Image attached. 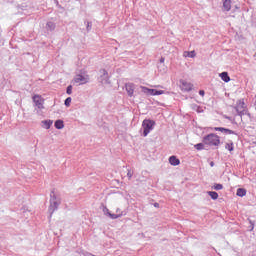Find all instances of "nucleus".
<instances>
[{
    "mask_svg": "<svg viewBox=\"0 0 256 256\" xmlns=\"http://www.w3.org/2000/svg\"><path fill=\"white\" fill-rule=\"evenodd\" d=\"M204 145H209V147H219L221 145V138L215 134H208L203 138Z\"/></svg>",
    "mask_w": 256,
    "mask_h": 256,
    "instance_id": "f257e3e1",
    "label": "nucleus"
},
{
    "mask_svg": "<svg viewBox=\"0 0 256 256\" xmlns=\"http://www.w3.org/2000/svg\"><path fill=\"white\" fill-rule=\"evenodd\" d=\"M142 127L144 129L143 135L144 137H147V134L151 133L153 127H155V121L146 119L142 122Z\"/></svg>",
    "mask_w": 256,
    "mask_h": 256,
    "instance_id": "f03ea898",
    "label": "nucleus"
},
{
    "mask_svg": "<svg viewBox=\"0 0 256 256\" xmlns=\"http://www.w3.org/2000/svg\"><path fill=\"white\" fill-rule=\"evenodd\" d=\"M59 205H61V201L57 200V196H53L50 199V206H49V212L50 215H53L57 209H59Z\"/></svg>",
    "mask_w": 256,
    "mask_h": 256,
    "instance_id": "7ed1b4c3",
    "label": "nucleus"
},
{
    "mask_svg": "<svg viewBox=\"0 0 256 256\" xmlns=\"http://www.w3.org/2000/svg\"><path fill=\"white\" fill-rule=\"evenodd\" d=\"M238 115L240 117H243V115H245V109H247V106L245 105V100L241 99L238 100L236 103V107H235Z\"/></svg>",
    "mask_w": 256,
    "mask_h": 256,
    "instance_id": "20e7f679",
    "label": "nucleus"
},
{
    "mask_svg": "<svg viewBox=\"0 0 256 256\" xmlns=\"http://www.w3.org/2000/svg\"><path fill=\"white\" fill-rule=\"evenodd\" d=\"M33 102L35 103L37 109H45L44 103H45V99H43V97H41V95L39 94H35L32 97Z\"/></svg>",
    "mask_w": 256,
    "mask_h": 256,
    "instance_id": "39448f33",
    "label": "nucleus"
},
{
    "mask_svg": "<svg viewBox=\"0 0 256 256\" xmlns=\"http://www.w3.org/2000/svg\"><path fill=\"white\" fill-rule=\"evenodd\" d=\"M74 83H80V85H85L89 83V75L83 76L81 74H78L74 78Z\"/></svg>",
    "mask_w": 256,
    "mask_h": 256,
    "instance_id": "423d86ee",
    "label": "nucleus"
},
{
    "mask_svg": "<svg viewBox=\"0 0 256 256\" xmlns=\"http://www.w3.org/2000/svg\"><path fill=\"white\" fill-rule=\"evenodd\" d=\"M144 93H148V95H163L165 91L163 90H155V89H149L147 87H142Z\"/></svg>",
    "mask_w": 256,
    "mask_h": 256,
    "instance_id": "0eeeda50",
    "label": "nucleus"
},
{
    "mask_svg": "<svg viewBox=\"0 0 256 256\" xmlns=\"http://www.w3.org/2000/svg\"><path fill=\"white\" fill-rule=\"evenodd\" d=\"M106 213L110 217V219H119V217H123V211H121V209L119 208L116 209L117 214L111 213L109 209H106Z\"/></svg>",
    "mask_w": 256,
    "mask_h": 256,
    "instance_id": "6e6552de",
    "label": "nucleus"
},
{
    "mask_svg": "<svg viewBox=\"0 0 256 256\" xmlns=\"http://www.w3.org/2000/svg\"><path fill=\"white\" fill-rule=\"evenodd\" d=\"M125 89L129 95V97H133V94L135 93V84L133 83H127L125 85Z\"/></svg>",
    "mask_w": 256,
    "mask_h": 256,
    "instance_id": "1a4fd4ad",
    "label": "nucleus"
},
{
    "mask_svg": "<svg viewBox=\"0 0 256 256\" xmlns=\"http://www.w3.org/2000/svg\"><path fill=\"white\" fill-rule=\"evenodd\" d=\"M219 77L222 79V81H224V83H229V81H231V77H229L227 72L220 73Z\"/></svg>",
    "mask_w": 256,
    "mask_h": 256,
    "instance_id": "9d476101",
    "label": "nucleus"
},
{
    "mask_svg": "<svg viewBox=\"0 0 256 256\" xmlns=\"http://www.w3.org/2000/svg\"><path fill=\"white\" fill-rule=\"evenodd\" d=\"M231 3L232 1L231 0H224L223 1V11H231Z\"/></svg>",
    "mask_w": 256,
    "mask_h": 256,
    "instance_id": "9b49d317",
    "label": "nucleus"
},
{
    "mask_svg": "<svg viewBox=\"0 0 256 256\" xmlns=\"http://www.w3.org/2000/svg\"><path fill=\"white\" fill-rule=\"evenodd\" d=\"M169 163L170 165H173L174 167H176V165H179L181 161L176 156H171L169 158Z\"/></svg>",
    "mask_w": 256,
    "mask_h": 256,
    "instance_id": "f8f14e48",
    "label": "nucleus"
},
{
    "mask_svg": "<svg viewBox=\"0 0 256 256\" xmlns=\"http://www.w3.org/2000/svg\"><path fill=\"white\" fill-rule=\"evenodd\" d=\"M196 53H195V50H193V51H185L184 53H183V57H190L191 59H193V58H195L196 57Z\"/></svg>",
    "mask_w": 256,
    "mask_h": 256,
    "instance_id": "ddd939ff",
    "label": "nucleus"
},
{
    "mask_svg": "<svg viewBox=\"0 0 256 256\" xmlns=\"http://www.w3.org/2000/svg\"><path fill=\"white\" fill-rule=\"evenodd\" d=\"M236 195L238 197H245L247 195V190L243 189V188H239L236 192Z\"/></svg>",
    "mask_w": 256,
    "mask_h": 256,
    "instance_id": "4468645a",
    "label": "nucleus"
},
{
    "mask_svg": "<svg viewBox=\"0 0 256 256\" xmlns=\"http://www.w3.org/2000/svg\"><path fill=\"white\" fill-rule=\"evenodd\" d=\"M42 123L44 125V129H51V126L53 125V121L51 120H44Z\"/></svg>",
    "mask_w": 256,
    "mask_h": 256,
    "instance_id": "2eb2a0df",
    "label": "nucleus"
},
{
    "mask_svg": "<svg viewBox=\"0 0 256 256\" xmlns=\"http://www.w3.org/2000/svg\"><path fill=\"white\" fill-rule=\"evenodd\" d=\"M54 126L56 129H63V127H65V124L63 123V120H57Z\"/></svg>",
    "mask_w": 256,
    "mask_h": 256,
    "instance_id": "dca6fc26",
    "label": "nucleus"
},
{
    "mask_svg": "<svg viewBox=\"0 0 256 256\" xmlns=\"http://www.w3.org/2000/svg\"><path fill=\"white\" fill-rule=\"evenodd\" d=\"M208 195H210L211 199H213L214 201L219 199V194L215 191H209Z\"/></svg>",
    "mask_w": 256,
    "mask_h": 256,
    "instance_id": "f3484780",
    "label": "nucleus"
},
{
    "mask_svg": "<svg viewBox=\"0 0 256 256\" xmlns=\"http://www.w3.org/2000/svg\"><path fill=\"white\" fill-rule=\"evenodd\" d=\"M194 147L197 151H203V149H205V145L203 143H198Z\"/></svg>",
    "mask_w": 256,
    "mask_h": 256,
    "instance_id": "a211bd4d",
    "label": "nucleus"
},
{
    "mask_svg": "<svg viewBox=\"0 0 256 256\" xmlns=\"http://www.w3.org/2000/svg\"><path fill=\"white\" fill-rule=\"evenodd\" d=\"M225 149H227L228 151H233L234 149L233 142L226 143Z\"/></svg>",
    "mask_w": 256,
    "mask_h": 256,
    "instance_id": "6ab92c4d",
    "label": "nucleus"
},
{
    "mask_svg": "<svg viewBox=\"0 0 256 256\" xmlns=\"http://www.w3.org/2000/svg\"><path fill=\"white\" fill-rule=\"evenodd\" d=\"M182 85L183 87H186L187 91H191V89H193V84L191 83L187 84V82H183Z\"/></svg>",
    "mask_w": 256,
    "mask_h": 256,
    "instance_id": "aec40b11",
    "label": "nucleus"
},
{
    "mask_svg": "<svg viewBox=\"0 0 256 256\" xmlns=\"http://www.w3.org/2000/svg\"><path fill=\"white\" fill-rule=\"evenodd\" d=\"M214 189H215L216 191H221V189H223V184H215V185H214Z\"/></svg>",
    "mask_w": 256,
    "mask_h": 256,
    "instance_id": "412c9836",
    "label": "nucleus"
},
{
    "mask_svg": "<svg viewBox=\"0 0 256 256\" xmlns=\"http://www.w3.org/2000/svg\"><path fill=\"white\" fill-rule=\"evenodd\" d=\"M66 93H67L68 95H71V93H73V86L69 85V86L67 87Z\"/></svg>",
    "mask_w": 256,
    "mask_h": 256,
    "instance_id": "4be33fe9",
    "label": "nucleus"
},
{
    "mask_svg": "<svg viewBox=\"0 0 256 256\" xmlns=\"http://www.w3.org/2000/svg\"><path fill=\"white\" fill-rule=\"evenodd\" d=\"M213 130L220 131L221 133H225V128H223V127H214Z\"/></svg>",
    "mask_w": 256,
    "mask_h": 256,
    "instance_id": "5701e85b",
    "label": "nucleus"
},
{
    "mask_svg": "<svg viewBox=\"0 0 256 256\" xmlns=\"http://www.w3.org/2000/svg\"><path fill=\"white\" fill-rule=\"evenodd\" d=\"M65 105L66 107H69L71 105V97H68L66 100H65Z\"/></svg>",
    "mask_w": 256,
    "mask_h": 256,
    "instance_id": "b1692460",
    "label": "nucleus"
},
{
    "mask_svg": "<svg viewBox=\"0 0 256 256\" xmlns=\"http://www.w3.org/2000/svg\"><path fill=\"white\" fill-rule=\"evenodd\" d=\"M127 177H128V179H131L133 177V171L128 170Z\"/></svg>",
    "mask_w": 256,
    "mask_h": 256,
    "instance_id": "393cba45",
    "label": "nucleus"
},
{
    "mask_svg": "<svg viewBox=\"0 0 256 256\" xmlns=\"http://www.w3.org/2000/svg\"><path fill=\"white\" fill-rule=\"evenodd\" d=\"M224 133H228L229 135H233V131L230 129H226L224 130Z\"/></svg>",
    "mask_w": 256,
    "mask_h": 256,
    "instance_id": "a878e982",
    "label": "nucleus"
},
{
    "mask_svg": "<svg viewBox=\"0 0 256 256\" xmlns=\"http://www.w3.org/2000/svg\"><path fill=\"white\" fill-rule=\"evenodd\" d=\"M199 95H201V97H205V90H200Z\"/></svg>",
    "mask_w": 256,
    "mask_h": 256,
    "instance_id": "bb28decb",
    "label": "nucleus"
},
{
    "mask_svg": "<svg viewBox=\"0 0 256 256\" xmlns=\"http://www.w3.org/2000/svg\"><path fill=\"white\" fill-rule=\"evenodd\" d=\"M160 63H165V58L164 57L160 58Z\"/></svg>",
    "mask_w": 256,
    "mask_h": 256,
    "instance_id": "cd10ccee",
    "label": "nucleus"
},
{
    "mask_svg": "<svg viewBox=\"0 0 256 256\" xmlns=\"http://www.w3.org/2000/svg\"><path fill=\"white\" fill-rule=\"evenodd\" d=\"M154 207H156V209H159V203H154Z\"/></svg>",
    "mask_w": 256,
    "mask_h": 256,
    "instance_id": "c85d7f7f",
    "label": "nucleus"
},
{
    "mask_svg": "<svg viewBox=\"0 0 256 256\" xmlns=\"http://www.w3.org/2000/svg\"><path fill=\"white\" fill-rule=\"evenodd\" d=\"M210 166L215 167V162H210Z\"/></svg>",
    "mask_w": 256,
    "mask_h": 256,
    "instance_id": "c756f323",
    "label": "nucleus"
},
{
    "mask_svg": "<svg viewBox=\"0 0 256 256\" xmlns=\"http://www.w3.org/2000/svg\"><path fill=\"white\" fill-rule=\"evenodd\" d=\"M253 229H254V226H253V224H252V229H251V230L253 231Z\"/></svg>",
    "mask_w": 256,
    "mask_h": 256,
    "instance_id": "7c9ffc66",
    "label": "nucleus"
},
{
    "mask_svg": "<svg viewBox=\"0 0 256 256\" xmlns=\"http://www.w3.org/2000/svg\"><path fill=\"white\" fill-rule=\"evenodd\" d=\"M103 73H107V71L103 70Z\"/></svg>",
    "mask_w": 256,
    "mask_h": 256,
    "instance_id": "2f4dec72",
    "label": "nucleus"
}]
</instances>
